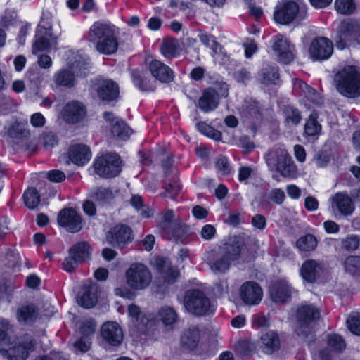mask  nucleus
Returning a JSON list of instances; mask_svg holds the SVG:
<instances>
[{
    "instance_id": "nucleus-1",
    "label": "nucleus",
    "mask_w": 360,
    "mask_h": 360,
    "mask_svg": "<svg viewBox=\"0 0 360 360\" xmlns=\"http://www.w3.org/2000/svg\"><path fill=\"white\" fill-rule=\"evenodd\" d=\"M252 242L257 240L244 235L231 237L221 248L219 257L210 259L211 269L215 273H225L232 263L240 264L250 261L253 257L252 251L249 248Z\"/></svg>"
},
{
    "instance_id": "nucleus-2",
    "label": "nucleus",
    "mask_w": 360,
    "mask_h": 360,
    "mask_svg": "<svg viewBox=\"0 0 360 360\" xmlns=\"http://www.w3.org/2000/svg\"><path fill=\"white\" fill-rule=\"evenodd\" d=\"M118 35V28L107 22H95L89 31V41L95 44L98 52L105 55H111L117 51Z\"/></svg>"
},
{
    "instance_id": "nucleus-3",
    "label": "nucleus",
    "mask_w": 360,
    "mask_h": 360,
    "mask_svg": "<svg viewBox=\"0 0 360 360\" xmlns=\"http://www.w3.org/2000/svg\"><path fill=\"white\" fill-rule=\"evenodd\" d=\"M333 86L343 96L355 98L360 96V68L347 65L334 75Z\"/></svg>"
},
{
    "instance_id": "nucleus-4",
    "label": "nucleus",
    "mask_w": 360,
    "mask_h": 360,
    "mask_svg": "<svg viewBox=\"0 0 360 360\" xmlns=\"http://www.w3.org/2000/svg\"><path fill=\"white\" fill-rule=\"evenodd\" d=\"M264 159L270 171L277 172L285 178L296 175L297 167L285 149L274 146L265 153Z\"/></svg>"
},
{
    "instance_id": "nucleus-5",
    "label": "nucleus",
    "mask_w": 360,
    "mask_h": 360,
    "mask_svg": "<svg viewBox=\"0 0 360 360\" xmlns=\"http://www.w3.org/2000/svg\"><path fill=\"white\" fill-rule=\"evenodd\" d=\"M70 69H60L53 75V82L58 86L72 87L75 84V75L85 73L87 68V59L77 53L69 61Z\"/></svg>"
},
{
    "instance_id": "nucleus-6",
    "label": "nucleus",
    "mask_w": 360,
    "mask_h": 360,
    "mask_svg": "<svg viewBox=\"0 0 360 360\" xmlns=\"http://www.w3.org/2000/svg\"><path fill=\"white\" fill-rule=\"evenodd\" d=\"M184 304L188 311L196 316H203L213 311L210 299L203 291L198 289L186 292Z\"/></svg>"
},
{
    "instance_id": "nucleus-7",
    "label": "nucleus",
    "mask_w": 360,
    "mask_h": 360,
    "mask_svg": "<svg viewBox=\"0 0 360 360\" xmlns=\"http://www.w3.org/2000/svg\"><path fill=\"white\" fill-rule=\"evenodd\" d=\"M126 282L132 289L144 290L152 281V275L148 268L142 263H133L125 272Z\"/></svg>"
},
{
    "instance_id": "nucleus-8",
    "label": "nucleus",
    "mask_w": 360,
    "mask_h": 360,
    "mask_svg": "<svg viewBox=\"0 0 360 360\" xmlns=\"http://www.w3.org/2000/svg\"><path fill=\"white\" fill-rule=\"evenodd\" d=\"M319 317L320 311L314 305L306 304L299 307L296 312L297 334L307 336Z\"/></svg>"
},
{
    "instance_id": "nucleus-9",
    "label": "nucleus",
    "mask_w": 360,
    "mask_h": 360,
    "mask_svg": "<svg viewBox=\"0 0 360 360\" xmlns=\"http://www.w3.org/2000/svg\"><path fill=\"white\" fill-rule=\"evenodd\" d=\"M56 45V38L51 34V23L48 16H43L39 24L32 46L33 53L48 51Z\"/></svg>"
},
{
    "instance_id": "nucleus-10",
    "label": "nucleus",
    "mask_w": 360,
    "mask_h": 360,
    "mask_svg": "<svg viewBox=\"0 0 360 360\" xmlns=\"http://www.w3.org/2000/svg\"><path fill=\"white\" fill-rule=\"evenodd\" d=\"M34 339L27 335L11 344L8 349L1 348L0 354L6 360H25L34 350Z\"/></svg>"
},
{
    "instance_id": "nucleus-11",
    "label": "nucleus",
    "mask_w": 360,
    "mask_h": 360,
    "mask_svg": "<svg viewBox=\"0 0 360 360\" xmlns=\"http://www.w3.org/2000/svg\"><path fill=\"white\" fill-rule=\"evenodd\" d=\"M120 156L116 153H109L99 157L95 162V171L101 176L111 178L117 176L121 172Z\"/></svg>"
},
{
    "instance_id": "nucleus-12",
    "label": "nucleus",
    "mask_w": 360,
    "mask_h": 360,
    "mask_svg": "<svg viewBox=\"0 0 360 360\" xmlns=\"http://www.w3.org/2000/svg\"><path fill=\"white\" fill-rule=\"evenodd\" d=\"M86 112V107L82 102L72 100L64 105L60 116L66 123L75 124L85 118Z\"/></svg>"
},
{
    "instance_id": "nucleus-13",
    "label": "nucleus",
    "mask_w": 360,
    "mask_h": 360,
    "mask_svg": "<svg viewBox=\"0 0 360 360\" xmlns=\"http://www.w3.org/2000/svg\"><path fill=\"white\" fill-rule=\"evenodd\" d=\"M271 46L280 62L288 64L293 60L295 47L285 37L281 34L275 36Z\"/></svg>"
},
{
    "instance_id": "nucleus-14",
    "label": "nucleus",
    "mask_w": 360,
    "mask_h": 360,
    "mask_svg": "<svg viewBox=\"0 0 360 360\" xmlns=\"http://www.w3.org/2000/svg\"><path fill=\"white\" fill-rule=\"evenodd\" d=\"M131 232L130 227L118 224L108 231L106 240L112 246L122 249L131 242Z\"/></svg>"
},
{
    "instance_id": "nucleus-15",
    "label": "nucleus",
    "mask_w": 360,
    "mask_h": 360,
    "mask_svg": "<svg viewBox=\"0 0 360 360\" xmlns=\"http://www.w3.org/2000/svg\"><path fill=\"white\" fill-rule=\"evenodd\" d=\"M333 51V43L326 37L315 38L309 47V55L314 60H323L329 58Z\"/></svg>"
},
{
    "instance_id": "nucleus-16",
    "label": "nucleus",
    "mask_w": 360,
    "mask_h": 360,
    "mask_svg": "<svg viewBox=\"0 0 360 360\" xmlns=\"http://www.w3.org/2000/svg\"><path fill=\"white\" fill-rule=\"evenodd\" d=\"M299 11L298 4L292 1H285L278 4L274 13L275 20L280 24H289L293 21Z\"/></svg>"
},
{
    "instance_id": "nucleus-17",
    "label": "nucleus",
    "mask_w": 360,
    "mask_h": 360,
    "mask_svg": "<svg viewBox=\"0 0 360 360\" xmlns=\"http://www.w3.org/2000/svg\"><path fill=\"white\" fill-rule=\"evenodd\" d=\"M239 292L241 300L248 305L258 304L263 297L261 286L255 281L245 282L240 286Z\"/></svg>"
},
{
    "instance_id": "nucleus-18",
    "label": "nucleus",
    "mask_w": 360,
    "mask_h": 360,
    "mask_svg": "<svg viewBox=\"0 0 360 360\" xmlns=\"http://www.w3.org/2000/svg\"><path fill=\"white\" fill-rule=\"evenodd\" d=\"M58 223L72 233L79 231L82 226L80 216L72 208L63 209L59 212Z\"/></svg>"
},
{
    "instance_id": "nucleus-19",
    "label": "nucleus",
    "mask_w": 360,
    "mask_h": 360,
    "mask_svg": "<svg viewBox=\"0 0 360 360\" xmlns=\"http://www.w3.org/2000/svg\"><path fill=\"white\" fill-rule=\"evenodd\" d=\"M259 349L265 354L272 355L279 351L281 342L278 334L274 330L263 333L259 340Z\"/></svg>"
},
{
    "instance_id": "nucleus-20",
    "label": "nucleus",
    "mask_w": 360,
    "mask_h": 360,
    "mask_svg": "<svg viewBox=\"0 0 360 360\" xmlns=\"http://www.w3.org/2000/svg\"><path fill=\"white\" fill-rule=\"evenodd\" d=\"M328 349L321 350L319 353L321 360H333L331 352L341 353L346 348V342L343 338L338 334H332L328 336Z\"/></svg>"
},
{
    "instance_id": "nucleus-21",
    "label": "nucleus",
    "mask_w": 360,
    "mask_h": 360,
    "mask_svg": "<svg viewBox=\"0 0 360 360\" xmlns=\"http://www.w3.org/2000/svg\"><path fill=\"white\" fill-rule=\"evenodd\" d=\"M269 294L274 302H285L291 297L292 287L285 280H279L270 287Z\"/></svg>"
},
{
    "instance_id": "nucleus-22",
    "label": "nucleus",
    "mask_w": 360,
    "mask_h": 360,
    "mask_svg": "<svg viewBox=\"0 0 360 360\" xmlns=\"http://www.w3.org/2000/svg\"><path fill=\"white\" fill-rule=\"evenodd\" d=\"M331 206L333 209H336L343 216H349L354 210V205L352 198L344 192L337 193L332 196Z\"/></svg>"
},
{
    "instance_id": "nucleus-23",
    "label": "nucleus",
    "mask_w": 360,
    "mask_h": 360,
    "mask_svg": "<svg viewBox=\"0 0 360 360\" xmlns=\"http://www.w3.org/2000/svg\"><path fill=\"white\" fill-rule=\"evenodd\" d=\"M148 68L153 77L162 83H169L174 79L172 70L160 60H153Z\"/></svg>"
},
{
    "instance_id": "nucleus-24",
    "label": "nucleus",
    "mask_w": 360,
    "mask_h": 360,
    "mask_svg": "<svg viewBox=\"0 0 360 360\" xmlns=\"http://www.w3.org/2000/svg\"><path fill=\"white\" fill-rule=\"evenodd\" d=\"M103 338L112 345H118L121 343L123 334L120 326L113 321L105 323L101 328Z\"/></svg>"
},
{
    "instance_id": "nucleus-25",
    "label": "nucleus",
    "mask_w": 360,
    "mask_h": 360,
    "mask_svg": "<svg viewBox=\"0 0 360 360\" xmlns=\"http://www.w3.org/2000/svg\"><path fill=\"white\" fill-rule=\"evenodd\" d=\"M68 157L74 164L82 166L90 160L91 153L86 145L75 144L69 148Z\"/></svg>"
},
{
    "instance_id": "nucleus-26",
    "label": "nucleus",
    "mask_w": 360,
    "mask_h": 360,
    "mask_svg": "<svg viewBox=\"0 0 360 360\" xmlns=\"http://www.w3.org/2000/svg\"><path fill=\"white\" fill-rule=\"evenodd\" d=\"M219 103V95L212 88L206 89L198 99V106L204 112L214 110Z\"/></svg>"
},
{
    "instance_id": "nucleus-27",
    "label": "nucleus",
    "mask_w": 360,
    "mask_h": 360,
    "mask_svg": "<svg viewBox=\"0 0 360 360\" xmlns=\"http://www.w3.org/2000/svg\"><path fill=\"white\" fill-rule=\"evenodd\" d=\"M188 227L181 220L175 222L167 231L162 232L164 237L177 243H186L188 236Z\"/></svg>"
},
{
    "instance_id": "nucleus-28",
    "label": "nucleus",
    "mask_w": 360,
    "mask_h": 360,
    "mask_svg": "<svg viewBox=\"0 0 360 360\" xmlns=\"http://www.w3.org/2000/svg\"><path fill=\"white\" fill-rule=\"evenodd\" d=\"M321 271V266L319 263L313 259H308L302 264L300 273L304 281L313 283L319 277Z\"/></svg>"
},
{
    "instance_id": "nucleus-29",
    "label": "nucleus",
    "mask_w": 360,
    "mask_h": 360,
    "mask_svg": "<svg viewBox=\"0 0 360 360\" xmlns=\"http://www.w3.org/2000/svg\"><path fill=\"white\" fill-rule=\"evenodd\" d=\"M98 96L103 101H110L116 99L119 95L117 84L110 79L103 80L98 86Z\"/></svg>"
},
{
    "instance_id": "nucleus-30",
    "label": "nucleus",
    "mask_w": 360,
    "mask_h": 360,
    "mask_svg": "<svg viewBox=\"0 0 360 360\" xmlns=\"http://www.w3.org/2000/svg\"><path fill=\"white\" fill-rule=\"evenodd\" d=\"M38 316V310L34 304L20 307L16 311L17 320L23 324L32 323Z\"/></svg>"
},
{
    "instance_id": "nucleus-31",
    "label": "nucleus",
    "mask_w": 360,
    "mask_h": 360,
    "mask_svg": "<svg viewBox=\"0 0 360 360\" xmlns=\"http://www.w3.org/2000/svg\"><path fill=\"white\" fill-rule=\"evenodd\" d=\"M200 340V331L197 327H191L186 330L181 337V345L187 349L196 348Z\"/></svg>"
},
{
    "instance_id": "nucleus-32",
    "label": "nucleus",
    "mask_w": 360,
    "mask_h": 360,
    "mask_svg": "<svg viewBox=\"0 0 360 360\" xmlns=\"http://www.w3.org/2000/svg\"><path fill=\"white\" fill-rule=\"evenodd\" d=\"M97 288L91 285L84 290L82 295L77 298V303L86 309L91 308L96 302Z\"/></svg>"
},
{
    "instance_id": "nucleus-33",
    "label": "nucleus",
    "mask_w": 360,
    "mask_h": 360,
    "mask_svg": "<svg viewBox=\"0 0 360 360\" xmlns=\"http://www.w3.org/2000/svg\"><path fill=\"white\" fill-rule=\"evenodd\" d=\"M340 30L345 37H349L360 43V22L356 20L342 22Z\"/></svg>"
},
{
    "instance_id": "nucleus-34",
    "label": "nucleus",
    "mask_w": 360,
    "mask_h": 360,
    "mask_svg": "<svg viewBox=\"0 0 360 360\" xmlns=\"http://www.w3.org/2000/svg\"><path fill=\"white\" fill-rule=\"evenodd\" d=\"M160 51L165 57L172 58L176 56L181 51L179 42L175 39H166L161 44Z\"/></svg>"
},
{
    "instance_id": "nucleus-35",
    "label": "nucleus",
    "mask_w": 360,
    "mask_h": 360,
    "mask_svg": "<svg viewBox=\"0 0 360 360\" xmlns=\"http://www.w3.org/2000/svg\"><path fill=\"white\" fill-rule=\"evenodd\" d=\"M279 79L278 68L275 66L267 65L263 68L258 76V79L263 84H276Z\"/></svg>"
},
{
    "instance_id": "nucleus-36",
    "label": "nucleus",
    "mask_w": 360,
    "mask_h": 360,
    "mask_svg": "<svg viewBox=\"0 0 360 360\" xmlns=\"http://www.w3.org/2000/svg\"><path fill=\"white\" fill-rule=\"evenodd\" d=\"M240 113L245 117H258L260 110L256 101L248 98L245 99L240 107Z\"/></svg>"
},
{
    "instance_id": "nucleus-37",
    "label": "nucleus",
    "mask_w": 360,
    "mask_h": 360,
    "mask_svg": "<svg viewBox=\"0 0 360 360\" xmlns=\"http://www.w3.org/2000/svg\"><path fill=\"white\" fill-rule=\"evenodd\" d=\"M112 134L120 140H126L130 136L131 131L126 123L117 120L111 127Z\"/></svg>"
},
{
    "instance_id": "nucleus-38",
    "label": "nucleus",
    "mask_w": 360,
    "mask_h": 360,
    "mask_svg": "<svg viewBox=\"0 0 360 360\" xmlns=\"http://www.w3.org/2000/svg\"><path fill=\"white\" fill-rule=\"evenodd\" d=\"M199 39L200 41L207 47H209L212 49V57H214L215 55L219 53L221 51L222 47L218 44L214 37L206 32H200L198 34Z\"/></svg>"
},
{
    "instance_id": "nucleus-39",
    "label": "nucleus",
    "mask_w": 360,
    "mask_h": 360,
    "mask_svg": "<svg viewBox=\"0 0 360 360\" xmlns=\"http://www.w3.org/2000/svg\"><path fill=\"white\" fill-rule=\"evenodd\" d=\"M160 319L165 326H172L177 320V314L176 311L171 307H162L158 313Z\"/></svg>"
},
{
    "instance_id": "nucleus-40",
    "label": "nucleus",
    "mask_w": 360,
    "mask_h": 360,
    "mask_svg": "<svg viewBox=\"0 0 360 360\" xmlns=\"http://www.w3.org/2000/svg\"><path fill=\"white\" fill-rule=\"evenodd\" d=\"M25 205L30 209L36 208L40 202V195L34 188H29L23 195Z\"/></svg>"
},
{
    "instance_id": "nucleus-41",
    "label": "nucleus",
    "mask_w": 360,
    "mask_h": 360,
    "mask_svg": "<svg viewBox=\"0 0 360 360\" xmlns=\"http://www.w3.org/2000/svg\"><path fill=\"white\" fill-rule=\"evenodd\" d=\"M335 8L338 13L350 15L355 12L356 4L354 0H335Z\"/></svg>"
},
{
    "instance_id": "nucleus-42",
    "label": "nucleus",
    "mask_w": 360,
    "mask_h": 360,
    "mask_svg": "<svg viewBox=\"0 0 360 360\" xmlns=\"http://www.w3.org/2000/svg\"><path fill=\"white\" fill-rule=\"evenodd\" d=\"M296 246L302 251H311L317 246V240L311 234L300 237L296 242Z\"/></svg>"
},
{
    "instance_id": "nucleus-43",
    "label": "nucleus",
    "mask_w": 360,
    "mask_h": 360,
    "mask_svg": "<svg viewBox=\"0 0 360 360\" xmlns=\"http://www.w3.org/2000/svg\"><path fill=\"white\" fill-rule=\"evenodd\" d=\"M75 249H70L69 255L63 263L64 270L68 272L73 271L79 264H81V257L76 256Z\"/></svg>"
},
{
    "instance_id": "nucleus-44",
    "label": "nucleus",
    "mask_w": 360,
    "mask_h": 360,
    "mask_svg": "<svg viewBox=\"0 0 360 360\" xmlns=\"http://www.w3.org/2000/svg\"><path fill=\"white\" fill-rule=\"evenodd\" d=\"M345 269L352 275L360 274V257L350 256L344 262Z\"/></svg>"
},
{
    "instance_id": "nucleus-45",
    "label": "nucleus",
    "mask_w": 360,
    "mask_h": 360,
    "mask_svg": "<svg viewBox=\"0 0 360 360\" xmlns=\"http://www.w3.org/2000/svg\"><path fill=\"white\" fill-rule=\"evenodd\" d=\"M8 134L13 138H23L29 135V131L26 128V124L15 122L8 128Z\"/></svg>"
},
{
    "instance_id": "nucleus-46",
    "label": "nucleus",
    "mask_w": 360,
    "mask_h": 360,
    "mask_svg": "<svg viewBox=\"0 0 360 360\" xmlns=\"http://www.w3.org/2000/svg\"><path fill=\"white\" fill-rule=\"evenodd\" d=\"M198 130L204 134L215 141H219L221 139V133L214 129L211 126L208 125L204 122H200L196 124Z\"/></svg>"
},
{
    "instance_id": "nucleus-47",
    "label": "nucleus",
    "mask_w": 360,
    "mask_h": 360,
    "mask_svg": "<svg viewBox=\"0 0 360 360\" xmlns=\"http://www.w3.org/2000/svg\"><path fill=\"white\" fill-rule=\"evenodd\" d=\"M317 115L311 114L304 126V131L308 136H316L321 131V125L316 121Z\"/></svg>"
},
{
    "instance_id": "nucleus-48",
    "label": "nucleus",
    "mask_w": 360,
    "mask_h": 360,
    "mask_svg": "<svg viewBox=\"0 0 360 360\" xmlns=\"http://www.w3.org/2000/svg\"><path fill=\"white\" fill-rule=\"evenodd\" d=\"M131 203L134 207L140 212L143 217L148 218L152 214V210L143 205V201L139 195H133L131 198Z\"/></svg>"
},
{
    "instance_id": "nucleus-49",
    "label": "nucleus",
    "mask_w": 360,
    "mask_h": 360,
    "mask_svg": "<svg viewBox=\"0 0 360 360\" xmlns=\"http://www.w3.org/2000/svg\"><path fill=\"white\" fill-rule=\"evenodd\" d=\"M133 82L135 86H138L142 91H152L153 87L150 84V81L141 75L139 72H133Z\"/></svg>"
},
{
    "instance_id": "nucleus-50",
    "label": "nucleus",
    "mask_w": 360,
    "mask_h": 360,
    "mask_svg": "<svg viewBox=\"0 0 360 360\" xmlns=\"http://www.w3.org/2000/svg\"><path fill=\"white\" fill-rule=\"evenodd\" d=\"M180 219H175L174 213L172 210H168L165 211L162 216V221L160 224L162 233L169 230L175 222H178Z\"/></svg>"
},
{
    "instance_id": "nucleus-51",
    "label": "nucleus",
    "mask_w": 360,
    "mask_h": 360,
    "mask_svg": "<svg viewBox=\"0 0 360 360\" xmlns=\"http://www.w3.org/2000/svg\"><path fill=\"white\" fill-rule=\"evenodd\" d=\"M93 198L99 204L103 205L113 198V193L108 188H100L94 193Z\"/></svg>"
},
{
    "instance_id": "nucleus-52",
    "label": "nucleus",
    "mask_w": 360,
    "mask_h": 360,
    "mask_svg": "<svg viewBox=\"0 0 360 360\" xmlns=\"http://www.w3.org/2000/svg\"><path fill=\"white\" fill-rule=\"evenodd\" d=\"M70 249H75L76 256L81 257V262H84L89 257L90 247L85 242H79L75 244Z\"/></svg>"
},
{
    "instance_id": "nucleus-53",
    "label": "nucleus",
    "mask_w": 360,
    "mask_h": 360,
    "mask_svg": "<svg viewBox=\"0 0 360 360\" xmlns=\"http://www.w3.org/2000/svg\"><path fill=\"white\" fill-rule=\"evenodd\" d=\"M347 325L352 333L360 335V314L354 313L351 314L347 319Z\"/></svg>"
},
{
    "instance_id": "nucleus-54",
    "label": "nucleus",
    "mask_w": 360,
    "mask_h": 360,
    "mask_svg": "<svg viewBox=\"0 0 360 360\" xmlns=\"http://www.w3.org/2000/svg\"><path fill=\"white\" fill-rule=\"evenodd\" d=\"M283 112L285 114V121L288 123L297 124L300 122L301 120V115L297 109L291 106H286L285 107Z\"/></svg>"
},
{
    "instance_id": "nucleus-55",
    "label": "nucleus",
    "mask_w": 360,
    "mask_h": 360,
    "mask_svg": "<svg viewBox=\"0 0 360 360\" xmlns=\"http://www.w3.org/2000/svg\"><path fill=\"white\" fill-rule=\"evenodd\" d=\"M360 245V238L356 235H351L342 240V248L349 251L356 250Z\"/></svg>"
},
{
    "instance_id": "nucleus-56",
    "label": "nucleus",
    "mask_w": 360,
    "mask_h": 360,
    "mask_svg": "<svg viewBox=\"0 0 360 360\" xmlns=\"http://www.w3.org/2000/svg\"><path fill=\"white\" fill-rule=\"evenodd\" d=\"M152 264L157 269V271L162 274L163 272L166 271L167 269L169 267L171 264L167 259L162 257L156 256L153 259Z\"/></svg>"
},
{
    "instance_id": "nucleus-57",
    "label": "nucleus",
    "mask_w": 360,
    "mask_h": 360,
    "mask_svg": "<svg viewBox=\"0 0 360 360\" xmlns=\"http://www.w3.org/2000/svg\"><path fill=\"white\" fill-rule=\"evenodd\" d=\"M41 142L45 148H52L58 142L56 136L53 133H44L40 137Z\"/></svg>"
},
{
    "instance_id": "nucleus-58",
    "label": "nucleus",
    "mask_w": 360,
    "mask_h": 360,
    "mask_svg": "<svg viewBox=\"0 0 360 360\" xmlns=\"http://www.w3.org/2000/svg\"><path fill=\"white\" fill-rule=\"evenodd\" d=\"M96 326V324L94 320H86L83 323L82 326L80 328L81 333L84 336L88 337L89 335H92L94 333Z\"/></svg>"
},
{
    "instance_id": "nucleus-59",
    "label": "nucleus",
    "mask_w": 360,
    "mask_h": 360,
    "mask_svg": "<svg viewBox=\"0 0 360 360\" xmlns=\"http://www.w3.org/2000/svg\"><path fill=\"white\" fill-rule=\"evenodd\" d=\"M216 234V229L211 224H206L202 226L200 236L204 240H210L212 239Z\"/></svg>"
},
{
    "instance_id": "nucleus-60",
    "label": "nucleus",
    "mask_w": 360,
    "mask_h": 360,
    "mask_svg": "<svg viewBox=\"0 0 360 360\" xmlns=\"http://www.w3.org/2000/svg\"><path fill=\"white\" fill-rule=\"evenodd\" d=\"M216 167L222 174H227L231 171L228 160L224 156H221L217 159Z\"/></svg>"
},
{
    "instance_id": "nucleus-61",
    "label": "nucleus",
    "mask_w": 360,
    "mask_h": 360,
    "mask_svg": "<svg viewBox=\"0 0 360 360\" xmlns=\"http://www.w3.org/2000/svg\"><path fill=\"white\" fill-rule=\"evenodd\" d=\"M285 193L280 188L273 189L269 193V199L276 204H281L285 199Z\"/></svg>"
},
{
    "instance_id": "nucleus-62",
    "label": "nucleus",
    "mask_w": 360,
    "mask_h": 360,
    "mask_svg": "<svg viewBox=\"0 0 360 360\" xmlns=\"http://www.w3.org/2000/svg\"><path fill=\"white\" fill-rule=\"evenodd\" d=\"M181 189V186L176 183H167L165 186V196L174 198Z\"/></svg>"
},
{
    "instance_id": "nucleus-63",
    "label": "nucleus",
    "mask_w": 360,
    "mask_h": 360,
    "mask_svg": "<svg viewBox=\"0 0 360 360\" xmlns=\"http://www.w3.org/2000/svg\"><path fill=\"white\" fill-rule=\"evenodd\" d=\"M165 276V280L168 283H174L176 278L179 276V271L176 267L172 266L171 264L169 267L167 269L166 271L162 273Z\"/></svg>"
},
{
    "instance_id": "nucleus-64",
    "label": "nucleus",
    "mask_w": 360,
    "mask_h": 360,
    "mask_svg": "<svg viewBox=\"0 0 360 360\" xmlns=\"http://www.w3.org/2000/svg\"><path fill=\"white\" fill-rule=\"evenodd\" d=\"M74 345L80 352H85L90 348L91 342L87 336H84L77 340Z\"/></svg>"
}]
</instances>
